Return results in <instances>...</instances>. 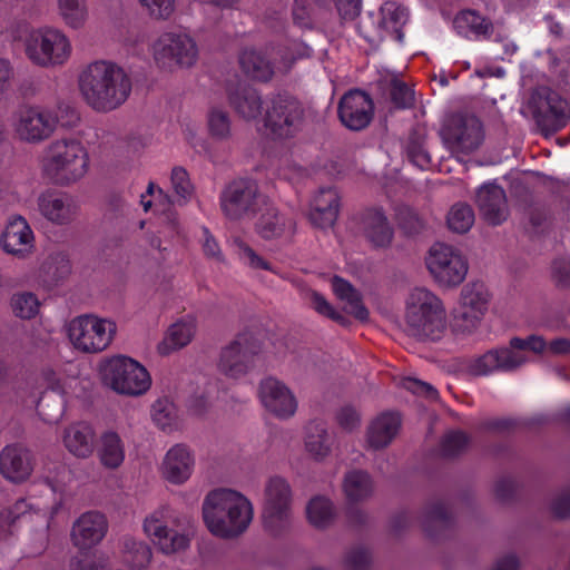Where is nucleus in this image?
Instances as JSON below:
<instances>
[{
	"instance_id": "f257e3e1",
	"label": "nucleus",
	"mask_w": 570,
	"mask_h": 570,
	"mask_svg": "<svg viewBox=\"0 0 570 570\" xmlns=\"http://www.w3.org/2000/svg\"><path fill=\"white\" fill-rule=\"evenodd\" d=\"M78 88L83 101L94 110L108 112L120 107L131 92V80L111 61L98 60L79 75Z\"/></svg>"
},
{
	"instance_id": "f03ea898",
	"label": "nucleus",
	"mask_w": 570,
	"mask_h": 570,
	"mask_svg": "<svg viewBox=\"0 0 570 570\" xmlns=\"http://www.w3.org/2000/svg\"><path fill=\"white\" fill-rule=\"evenodd\" d=\"M203 521L208 531L222 539L243 534L254 518V508L243 493L228 488L209 491L202 505Z\"/></svg>"
},
{
	"instance_id": "7ed1b4c3",
	"label": "nucleus",
	"mask_w": 570,
	"mask_h": 570,
	"mask_svg": "<svg viewBox=\"0 0 570 570\" xmlns=\"http://www.w3.org/2000/svg\"><path fill=\"white\" fill-rule=\"evenodd\" d=\"M42 175L53 185L67 187L80 181L89 170V154L73 137L52 140L43 150Z\"/></svg>"
},
{
	"instance_id": "20e7f679",
	"label": "nucleus",
	"mask_w": 570,
	"mask_h": 570,
	"mask_svg": "<svg viewBox=\"0 0 570 570\" xmlns=\"http://www.w3.org/2000/svg\"><path fill=\"white\" fill-rule=\"evenodd\" d=\"M404 321L409 334L419 340L438 341L448 328L442 301L425 287H415L409 293Z\"/></svg>"
},
{
	"instance_id": "39448f33",
	"label": "nucleus",
	"mask_w": 570,
	"mask_h": 570,
	"mask_svg": "<svg viewBox=\"0 0 570 570\" xmlns=\"http://www.w3.org/2000/svg\"><path fill=\"white\" fill-rule=\"evenodd\" d=\"M142 532L155 549L167 557L187 551L193 530L169 505H160L142 520Z\"/></svg>"
},
{
	"instance_id": "423d86ee",
	"label": "nucleus",
	"mask_w": 570,
	"mask_h": 570,
	"mask_svg": "<svg viewBox=\"0 0 570 570\" xmlns=\"http://www.w3.org/2000/svg\"><path fill=\"white\" fill-rule=\"evenodd\" d=\"M22 43L28 60L41 68L61 67L68 62L72 53L69 37L61 29L51 26L28 30Z\"/></svg>"
},
{
	"instance_id": "0eeeda50",
	"label": "nucleus",
	"mask_w": 570,
	"mask_h": 570,
	"mask_svg": "<svg viewBox=\"0 0 570 570\" xmlns=\"http://www.w3.org/2000/svg\"><path fill=\"white\" fill-rule=\"evenodd\" d=\"M98 374L105 386L121 395L140 396L151 386L146 367L125 355L104 358L98 365Z\"/></svg>"
},
{
	"instance_id": "6e6552de",
	"label": "nucleus",
	"mask_w": 570,
	"mask_h": 570,
	"mask_svg": "<svg viewBox=\"0 0 570 570\" xmlns=\"http://www.w3.org/2000/svg\"><path fill=\"white\" fill-rule=\"evenodd\" d=\"M544 348L541 336L514 337L509 347L491 350L473 358L468 365L470 374L485 376L497 371L510 372L530 362L527 352L539 353Z\"/></svg>"
},
{
	"instance_id": "1a4fd4ad",
	"label": "nucleus",
	"mask_w": 570,
	"mask_h": 570,
	"mask_svg": "<svg viewBox=\"0 0 570 570\" xmlns=\"http://www.w3.org/2000/svg\"><path fill=\"white\" fill-rule=\"evenodd\" d=\"M117 332L110 318L95 314L73 317L67 324V335L71 345L82 353H99L108 348Z\"/></svg>"
},
{
	"instance_id": "9d476101",
	"label": "nucleus",
	"mask_w": 570,
	"mask_h": 570,
	"mask_svg": "<svg viewBox=\"0 0 570 570\" xmlns=\"http://www.w3.org/2000/svg\"><path fill=\"white\" fill-rule=\"evenodd\" d=\"M156 65L165 70L189 68L198 59L195 40L185 32L169 31L161 33L150 48Z\"/></svg>"
},
{
	"instance_id": "9b49d317",
	"label": "nucleus",
	"mask_w": 570,
	"mask_h": 570,
	"mask_svg": "<svg viewBox=\"0 0 570 570\" xmlns=\"http://www.w3.org/2000/svg\"><path fill=\"white\" fill-rule=\"evenodd\" d=\"M268 205V197L259 191L253 179H236L220 195V207L226 217L238 220L258 214Z\"/></svg>"
},
{
	"instance_id": "f8f14e48",
	"label": "nucleus",
	"mask_w": 570,
	"mask_h": 570,
	"mask_svg": "<svg viewBox=\"0 0 570 570\" xmlns=\"http://www.w3.org/2000/svg\"><path fill=\"white\" fill-rule=\"evenodd\" d=\"M14 135L24 142L39 144L56 130L58 117L55 111L40 105H21L11 116Z\"/></svg>"
},
{
	"instance_id": "ddd939ff",
	"label": "nucleus",
	"mask_w": 570,
	"mask_h": 570,
	"mask_svg": "<svg viewBox=\"0 0 570 570\" xmlns=\"http://www.w3.org/2000/svg\"><path fill=\"white\" fill-rule=\"evenodd\" d=\"M263 120L266 132L273 138H289L302 128L304 109L296 98L276 95L267 102Z\"/></svg>"
},
{
	"instance_id": "4468645a",
	"label": "nucleus",
	"mask_w": 570,
	"mask_h": 570,
	"mask_svg": "<svg viewBox=\"0 0 570 570\" xmlns=\"http://www.w3.org/2000/svg\"><path fill=\"white\" fill-rule=\"evenodd\" d=\"M425 264L433 279L443 287L460 285L468 274V262L459 249L435 243L429 249Z\"/></svg>"
},
{
	"instance_id": "2eb2a0df",
	"label": "nucleus",
	"mask_w": 570,
	"mask_h": 570,
	"mask_svg": "<svg viewBox=\"0 0 570 570\" xmlns=\"http://www.w3.org/2000/svg\"><path fill=\"white\" fill-rule=\"evenodd\" d=\"M292 490L281 476L271 478L265 485L263 522L272 533H278L289 522Z\"/></svg>"
},
{
	"instance_id": "dca6fc26",
	"label": "nucleus",
	"mask_w": 570,
	"mask_h": 570,
	"mask_svg": "<svg viewBox=\"0 0 570 570\" xmlns=\"http://www.w3.org/2000/svg\"><path fill=\"white\" fill-rule=\"evenodd\" d=\"M258 352L259 346L252 335L247 333L238 334L222 348L217 368L229 379H240L253 368L254 356Z\"/></svg>"
},
{
	"instance_id": "f3484780",
	"label": "nucleus",
	"mask_w": 570,
	"mask_h": 570,
	"mask_svg": "<svg viewBox=\"0 0 570 570\" xmlns=\"http://www.w3.org/2000/svg\"><path fill=\"white\" fill-rule=\"evenodd\" d=\"M443 139L459 159L473 153L482 142L483 131L480 120L474 116H455L443 130Z\"/></svg>"
},
{
	"instance_id": "a211bd4d",
	"label": "nucleus",
	"mask_w": 570,
	"mask_h": 570,
	"mask_svg": "<svg viewBox=\"0 0 570 570\" xmlns=\"http://www.w3.org/2000/svg\"><path fill=\"white\" fill-rule=\"evenodd\" d=\"M258 399L265 411L278 420L293 417L298 409L294 392L276 377H265L259 382Z\"/></svg>"
},
{
	"instance_id": "6ab92c4d",
	"label": "nucleus",
	"mask_w": 570,
	"mask_h": 570,
	"mask_svg": "<svg viewBox=\"0 0 570 570\" xmlns=\"http://www.w3.org/2000/svg\"><path fill=\"white\" fill-rule=\"evenodd\" d=\"M490 294L481 282H470L463 286L458 309V327L462 332L474 331L488 311Z\"/></svg>"
},
{
	"instance_id": "aec40b11",
	"label": "nucleus",
	"mask_w": 570,
	"mask_h": 570,
	"mask_svg": "<svg viewBox=\"0 0 570 570\" xmlns=\"http://www.w3.org/2000/svg\"><path fill=\"white\" fill-rule=\"evenodd\" d=\"M195 465L196 459L191 449L186 444L177 443L163 456L159 473L166 482L183 485L193 476Z\"/></svg>"
},
{
	"instance_id": "412c9836",
	"label": "nucleus",
	"mask_w": 570,
	"mask_h": 570,
	"mask_svg": "<svg viewBox=\"0 0 570 570\" xmlns=\"http://www.w3.org/2000/svg\"><path fill=\"white\" fill-rule=\"evenodd\" d=\"M40 214L50 223L59 226L71 224L78 216L79 205L69 194L48 190L37 200Z\"/></svg>"
},
{
	"instance_id": "4be33fe9",
	"label": "nucleus",
	"mask_w": 570,
	"mask_h": 570,
	"mask_svg": "<svg viewBox=\"0 0 570 570\" xmlns=\"http://www.w3.org/2000/svg\"><path fill=\"white\" fill-rule=\"evenodd\" d=\"M338 116L346 128L361 130L372 120V99L363 91L351 90L340 101Z\"/></svg>"
},
{
	"instance_id": "5701e85b",
	"label": "nucleus",
	"mask_w": 570,
	"mask_h": 570,
	"mask_svg": "<svg viewBox=\"0 0 570 570\" xmlns=\"http://www.w3.org/2000/svg\"><path fill=\"white\" fill-rule=\"evenodd\" d=\"M108 531V521L102 513L90 511L82 513L72 524L71 541L80 550L99 544Z\"/></svg>"
},
{
	"instance_id": "b1692460",
	"label": "nucleus",
	"mask_w": 570,
	"mask_h": 570,
	"mask_svg": "<svg viewBox=\"0 0 570 570\" xmlns=\"http://www.w3.org/2000/svg\"><path fill=\"white\" fill-rule=\"evenodd\" d=\"M56 513L57 503L48 505L35 499H21L18 500L13 504L12 509L8 512V520L10 522H14L20 517L26 518L27 515L32 517L33 514H36L37 518L41 519L42 530L38 533V546L35 549V553H40L47 547L50 520L53 518Z\"/></svg>"
},
{
	"instance_id": "393cba45",
	"label": "nucleus",
	"mask_w": 570,
	"mask_h": 570,
	"mask_svg": "<svg viewBox=\"0 0 570 570\" xmlns=\"http://www.w3.org/2000/svg\"><path fill=\"white\" fill-rule=\"evenodd\" d=\"M258 214L255 232L261 238L265 240L282 239L293 234L294 222L281 213L269 199L268 205L263 206Z\"/></svg>"
},
{
	"instance_id": "a878e982",
	"label": "nucleus",
	"mask_w": 570,
	"mask_h": 570,
	"mask_svg": "<svg viewBox=\"0 0 570 570\" xmlns=\"http://www.w3.org/2000/svg\"><path fill=\"white\" fill-rule=\"evenodd\" d=\"M33 232L26 218L12 217L1 236V245L8 254L24 257L33 249Z\"/></svg>"
},
{
	"instance_id": "bb28decb",
	"label": "nucleus",
	"mask_w": 570,
	"mask_h": 570,
	"mask_svg": "<svg viewBox=\"0 0 570 570\" xmlns=\"http://www.w3.org/2000/svg\"><path fill=\"white\" fill-rule=\"evenodd\" d=\"M533 116L537 121L552 125L569 114V104L551 89L541 88L532 96Z\"/></svg>"
},
{
	"instance_id": "cd10ccee",
	"label": "nucleus",
	"mask_w": 570,
	"mask_h": 570,
	"mask_svg": "<svg viewBox=\"0 0 570 570\" xmlns=\"http://www.w3.org/2000/svg\"><path fill=\"white\" fill-rule=\"evenodd\" d=\"M476 204L483 218L492 225H499L508 217L505 193L499 185L481 186L476 194Z\"/></svg>"
},
{
	"instance_id": "c85d7f7f",
	"label": "nucleus",
	"mask_w": 570,
	"mask_h": 570,
	"mask_svg": "<svg viewBox=\"0 0 570 570\" xmlns=\"http://www.w3.org/2000/svg\"><path fill=\"white\" fill-rule=\"evenodd\" d=\"M0 472L12 482L27 480L32 472L29 451L18 445L6 446L0 453Z\"/></svg>"
},
{
	"instance_id": "c756f323",
	"label": "nucleus",
	"mask_w": 570,
	"mask_h": 570,
	"mask_svg": "<svg viewBox=\"0 0 570 570\" xmlns=\"http://www.w3.org/2000/svg\"><path fill=\"white\" fill-rule=\"evenodd\" d=\"M409 20L407 10L394 1H386L377 18V35L380 38H391L403 42L402 29Z\"/></svg>"
},
{
	"instance_id": "7c9ffc66",
	"label": "nucleus",
	"mask_w": 570,
	"mask_h": 570,
	"mask_svg": "<svg viewBox=\"0 0 570 570\" xmlns=\"http://www.w3.org/2000/svg\"><path fill=\"white\" fill-rule=\"evenodd\" d=\"M338 195L335 189H321L313 198L309 209L311 223L320 228L332 227L338 214Z\"/></svg>"
},
{
	"instance_id": "2f4dec72",
	"label": "nucleus",
	"mask_w": 570,
	"mask_h": 570,
	"mask_svg": "<svg viewBox=\"0 0 570 570\" xmlns=\"http://www.w3.org/2000/svg\"><path fill=\"white\" fill-rule=\"evenodd\" d=\"M400 426L401 419L399 414L386 412L377 415L366 430L367 446L373 450L387 446L396 436Z\"/></svg>"
},
{
	"instance_id": "473e14b6",
	"label": "nucleus",
	"mask_w": 570,
	"mask_h": 570,
	"mask_svg": "<svg viewBox=\"0 0 570 570\" xmlns=\"http://www.w3.org/2000/svg\"><path fill=\"white\" fill-rule=\"evenodd\" d=\"M197 331V322L194 317H185L167 330L164 338L157 345V352L167 356L185 346H187L194 338Z\"/></svg>"
},
{
	"instance_id": "72a5a7b5",
	"label": "nucleus",
	"mask_w": 570,
	"mask_h": 570,
	"mask_svg": "<svg viewBox=\"0 0 570 570\" xmlns=\"http://www.w3.org/2000/svg\"><path fill=\"white\" fill-rule=\"evenodd\" d=\"M62 441L69 453L77 458L86 459L94 452L96 433L90 424L79 422L71 424L65 430Z\"/></svg>"
},
{
	"instance_id": "f704fd0d",
	"label": "nucleus",
	"mask_w": 570,
	"mask_h": 570,
	"mask_svg": "<svg viewBox=\"0 0 570 570\" xmlns=\"http://www.w3.org/2000/svg\"><path fill=\"white\" fill-rule=\"evenodd\" d=\"M269 52L255 48H246L239 56V65L244 73L256 81H269L275 72V67L269 60Z\"/></svg>"
},
{
	"instance_id": "c9c22d12",
	"label": "nucleus",
	"mask_w": 570,
	"mask_h": 570,
	"mask_svg": "<svg viewBox=\"0 0 570 570\" xmlns=\"http://www.w3.org/2000/svg\"><path fill=\"white\" fill-rule=\"evenodd\" d=\"M332 291L336 298L342 303L345 313L354 316L358 321H367L368 309L365 307L360 292L347 281L334 276L331 281Z\"/></svg>"
},
{
	"instance_id": "e433bc0d",
	"label": "nucleus",
	"mask_w": 570,
	"mask_h": 570,
	"mask_svg": "<svg viewBox=\"0 0 570 570\" xmlns=\"http://www.w3.org/2000/svg\"><path fill=\"white\" fill-rule=\"evenodd\" d=\"M120 560L130 570H147L153 560L151 548L142 540L125 535L120 540Z\"/></svg>"
},
{
	"instance_id": "4c0bfd02",
	"label": "nucleus",
	"mask_w": 570,
	"mask_h": 570,
	"mask_svg": "<svg viewBox=\"0 0 570 570\" xmlns=\"http://www.w3.org/2000/svg\"><path fill=\"white\" fill-rule=\"evenodd\" d=\"M228 101L239 118L252 121L263 115L261 94L252 87H242L228 95Z\"/></svg>"
},
{
	"instance_id": "58836bf2",
	"label": "nucleus",
	"mask_w": 570,
	"mask_h": 570,
	"mask_svg": "<svg viewBox=\"0 0 570 570\" xmlns=\"http://www.w3.org/2000/svg\"><path fill=\"white\" fill-rule=\"evenodd\" d=\"M97 454L102 466L106 469H118L125 461V443L115 431H105L97 445Z\"/></svg>"
},
{
	"instance_id": "ea45409f",
	"label": "nucleus",
	"mask_w": 570,
	"mask_h": 570,
	"mask_svg": "<svg viewBox=\"0 0 570 570\" xmlns=\"http://www.w3.org/2000/svg\"><path fill=\"white\" fill-rule=\"evenodd\" d=\"M304 449L314 461H324L332 451V441L324 424L311 422L305 428Z\"/></svg>"
},
{
	"instance_id": "a19ab883",
	"label": "nucleus",
	"mask_w": 570,
	"mask_h": 570,
	"mask_svg": "<svg viewBox=\"0 0 570 570\" xmlns=\"http://www.w3.org/2000/svg\"><path fill=\"white\" fill-rule=\"evenodd\" d=\"M342 489L348 502L358 503L372 497L374 493V482L367 472L351 470L344 475Z\"/></svg>"
},
{
	"instance_id": "79ce46f5",
	"label": "nucleus",
	"mask_w": 570,
	"mask_h": 570,
	"mask_svg": "<svg viewBox=\"0 0 570 570\" xmlns=\"http://www.w3.org/2000/svg\"><path fill=\"white\" fill-rule=\"evenodd\" d=\"M453 26L460 36L469 39L488 38L493 28L485 18L471 10L458 13Z\"/></svg>"
},
{
	"instance_id": "37998d69",
	"label": "nucleus",
	"mask_w": 570,
	"mask_h": 570,
	"mask_svg": "<svg viewBox=\"0 0 570 570\" xmlns=\"http://www.w3.org/2000/svg\"><path fill=\"white\" fill-rule=\"evenodd\" d=\"M365 236L375 247H386L392 243L393 228L385 215L379 210H370L364 220Z\"/></svg>"
},
{
	"instance_id": "c03bdc74",
	"label": "nucleus",
	"mask_w": 570,
	"mask_h": 570,
	"mask_svg": "<svg viewBox=\"0 0 570 570\" xmlns=\"http://www.w3.org/2000/svg\"><path fill=\"white\" fill-rule=\"evenodd\" d=\"M151 420L164 432L177 431L183 425V417L175 403L167 399H158L151 406Z\"/></svg>"
},
{
	"instance_id": "a18cd8bd",
	"label": "nucleus",
	"mask_w": 570,
	"mask_h": 570,
	"mask_svg": "<svg viewBox=\"0 0 570 570\" xmlns=\"http://www.w3.org/2000/svg\"><path fill=\"white\" fill-rule=\"evenodd\" d=\"M70 274L71 263L62 253L50 256L41 266V282L47 288L60 285Z\"/></svg>"
},
{
	"instance_id": "49530a36",
	"label": "nucleus",
	"mask_w": 570,
	"mask_h": 570,
	"mask_svg": "<svg viewBox=\"0 0 570 570\" xmlns=\"http://www.w3.org/2000/svg\"><path fill=\"white\" fill-rule=\"evenodd\" d=\"M206 128L214 141H227L233 136L232 118L225 109L212 107L206 116Z\"/></svg>"
},
{
	"instance_id": "de8ad7c7",
	"label": "nucleus",
	"mask_w": 570,
	"mask_h": 570,
	"mask_svg": "<svg viewBox=\"0 0 570 570\" xmlns=\"http://www.w3.org/2000/svg\"><path fill=\"white\" fill-rule=\"evenodd\" d=\"M308 522L315 528L328 527L335 517L332 501L323 495L312 498L306 505Z\"/></svg>"
},
{
	"instance_id": "09e8293b",
	"label": "nucleus",
	"mask_w": 570,
	"mask_h": 570,
	"mask_svg": "<svg viewBox=\"0 0 570 570\" xmlns=\"http://www.w3.org/2000/svg\"><path fill=\"white\" fill-rule=\"evenodd\" d=\"M58 12L65 24L72 29H80L88 20L86 0H57Z\"/></svg>"
},
{
	"instance_id": "8fccbe9b",
	"label": "nucleus",
	"mask_w": 570,
	"mask_h": 570,
	"mask_svg": "<svg viewBox=\"0 0 570 570\" xmlns=\"http://www.w3.org/2000/svg\"><path fill=\"white\" fill-rule=\"evenodd\" d=\"M40 301L31 292H18L11 296L10 306L12 313L21 320H31L40 311Z\"/></svg>"
},
{
	"instance_id": "3c124183",
	"label": "nucleus",
	"mask_w": 570,
	"mask_h": 570,
	"mask_svg": "<svg viewBox=\"0 0 570 570\" xmlns=\"http://www.w3.org/2000/svg\"><path fill=\"white\" fill-rule=\"evenodd\" d=\"M446 223L449 228L458 234H464L474 224V212L466 204H455L448 213Z\"/></svg>"
},
{
	"instance_id": "603ef678",
	"label": "nucleus",
	"mask_w": 570,
	"mask_h": 570,
	"mask_svg": "<svg viewBox=\"0 0 570 570\" xmlns=\"http://www.w3.org/2000/svg\"><path fill=\"white\" fill-rule=\"evenodd\" d=\"M149 18L157 21L169 20L176 10L175 0H137Z\"/></svg>"
},
{
	"instance_id": "864d4df0",
	"label": "nucleus",
	"mask_w": 570,
	"mask_h": 570,
	"mask_svg": "<svg viewBox=\"0 0 570 570\" xmlns=\"http://www.w3.org/2000/svg\"><path fill=\"white\" fill-rule=\"evenodd\" d=\"M410 161L421 169L429 168L430 155L424 147V139L420 135H412L405 146Z\"/></svg>"
},
{
	"instance_id": "5fc2aeb1",
	"label": "nucleus",
	"mask_w": 570,
	"mask_h": 570,
	"mask_svg": "<svg viewBox=\"0 0 570 570\" xmlns=\"http://www.w3.org/2000/svg\"><path fill=\"white\" fill-rule=\"evenodd\" d=\"M314 0H294L292 17L293 21L299 28H312L315 22L316 9Z\"/></svg>"
},
{
	"instance_id": "6e6d98bb",
	"label": "nucleus",
	"mask_w": 570,
	"mask_h": 570,
	"mask_svg": "<svg viewBox=\"0 0 570 570\" xmlns=\"http://www.w3.org/2000/svg\"><path fill=\"white\" fill-rule=\"evenodd\" d=\"M170 180L176 195V203L185 204L193 195V186L187 171L181 167H175Z\"/></svg>"
},
{
	"instance_id": "4d7b16f0",
	"label": "nucleus",
	"mask_w": 570,
	"mask_h": 570,
	"mask_svg": "<svg viewBox=\"0 0 570 570\" xmlns=\"http://www.w3.org/2000/svg\"><path fill=\"white\" fill-rule=\"evenodd\" d=\"M306 299L313 309L318 314L326 316L338 323H344V316L335 309V307L318 292L309 291L306 293Z\"/></svg>"
},
{
	"instance_id": "13d9d810",
	"label": "nucleus",
	"mask_w": 570,
	"mask_h": 570,
	"mask_svg": "<svg viewBox=\"0 0 570 570\" xmlns=\"http://www.w3.org/2000/svg\"><path fill=\"white\" fill-rule=\"evenodd\" d=\"M240 261L254 269L272 271V266L243 240L235 242Z\"/></svg>"
},
{
	"instance_id": "bf43d9fd",
	"label": "nucleus",
	"mask_w": 570,
	"mask_h": 570,
	"mask_svg": "<svg viewBox=\"0 0 570 570\" xmlns=\"http://www.w3.org/2000/svg\"><path fill=\"white\" fill-rule=\"evenodd\" d=\"M469 443L468 436L461 431L448 433L442 442V452L445 456H454L462 452Z\"/></svg>"
},
{
	"instance_id": "052dcab7",
	"label": "nucleus",
	"mask_w": 570,
	"mask_h": 570,
	"mask_svg": "<svg viewBox=\"0 0 570 570\" xmlns=\"http://www.w3.org/2000/svg\"><path fill=\"white\" fill-rule=\"evenodd\" d=\"M370 562L371 556L366 549L354 548L345 554L343 567L345 570H365Z\"/></svg>"
},
{
	"instance_id": "680f3d73",
	"label": "nucleus",
	"mask_w": 570,
	"mask_h": 570,
	"mask_svg": "<svg viewBox=\"0 0 570 570\" xmlns=\"http://www.w3.org/2000/svg\"><path fill=\"white\" fill-rule=\"evenodd\" d=\"M401 385L413 394L425 396L430 400L438 397V391L426 382L413 377H405L401 381Z\"/></svg>"
},
{
	"instance_id": "e2e57ef3",
	"label": "nucleus",
	"mask_w": 570,
	"mask_h": 570,
	"mask_svg": "<svg viewBox=\"0 0 570 570\" xmlns=\"http://www.w3.org/2000/svg\"><path fill=\"white\" fill-rule=\"evenodd\" d=\"M337 422L340 426L347 431L352 432L360 426L361 416L358 412L352 406H343L336 415Z\"/></svg>"
},
{
	"instance_id": "0e129e2a",
	"label": "nucleus",
	"mask_w": 570,
	"mask_h": 570,
	"mask_svg": "<svg viewBox=\"0 0 570 570\" xmlns=\"http://www.w3.org/2000/svg\"><path fill=\"white\" fill-rule=\"evenodd\" d=\"M392 100L400 108H406L413 104L414 95L410 87L402 82H395L392 88Z\"/></svg>"
},
{
	"instance_id": "69168bd1",
	"label": "nucleus",
	"mask_w": 570,
	"mask_h": 570,
	"mask_svg": "<svg viewBox=\"0 0 570 570\" xmlns=\"http://www.w3.org/2000/svg\"><path fill=\"white\" fill-rule=\"evenodd\" d=\"M343 19H354L361 10V0H333Z\"/></svg>"
},
{
	"instance_id": "338daca9",
	"label": "nucleus",
	"mask_w": 570,
	"mask_h": 570,
	"mask_svg": "<svg viewBox=\"0 0 570 570\" xmlns=\"http://www.w3.org/2000/svg\"><path fill=\"white\" fill-rule=\"evenodd\" d=\"M552 274L560 285L570 284V259H558L553 263Z\"/></svg>"
},
{
	"instance_id": "774afa93",
	"label": "nucleus",
	"mask_w": 570,
	"mask_h": 570,
	"mask_svg": "<svg viewBox=\"0 0 570 570\" xmlns=\"http://www.w3.org/2000/svg\"><path fill=\"white\" fill-rule=\"evenodd\" d=\"M551 511L560 519L570 515V492L559 494L551 504Z\"/></svg>"
}]
</instances>
